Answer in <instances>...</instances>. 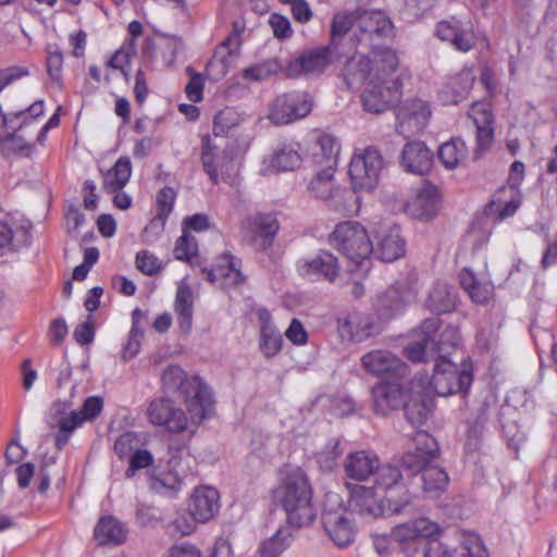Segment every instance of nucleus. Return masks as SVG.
I'll list each match as a JSON object with an SVG mask.
<instances>
[{"instance_id":"nucleus-1","label":"nucleus","mask_w":557,"mask_h":557,"mask_svg":"<svg viewBox=\"0 0 557 557\" xmlns=\"http://www.w3.org/2000/svg\"><path fill=\"white\" fill-rule=\"evenodd\" d=\"M399 60L389 48H374L367 55L350 58L344 67V77L349 87L363 85L361 96L366 111L379 114L398 98L400 82L395 72Z\"/></svg>"},{"instance_id":"nucleus-2","label":"nucleus","mask_w":557,"mask_h":557,"mask_svg":"<svg viewBox=\"0 0 557 557\" xmlns=\"http://www.w3.org/2000/svg\"><path fill=\"white\" fill-rule=\"evenodd\" d=\"M441 527L425 517L395 525L391 531L393 541L401 546L407 557H413L418 552V544L423 539H429L424 550V557H488L479 535L463 534L460 545L456 548L433 539L441 534Z\"/></svg>"},{"instance_id":"nucleus-3","label":"nucleus","mask_w":557,"mask_h":557,"mask_svg":"<svg viewBox=\"0 0 557 557\" xmlns=\"http://www.w3.org/2000/svg\"><path fill=\"white\" fill-rule=\"evenodd\" d=\"M272 498L284 509L287 522L294 527H307L315 519V510L311 502L312 487L307 473L300 468L281 471Z\"/></svg>"},{"instance_id":"nucleus-4","label":"nucleus","mask_w":557,"mask_h":557,"mask_svg":"<svg viewBox=\"0 0 557 557\" xmlns=\"http://www.w3.org/2000/svg\"><path fill=\"white\" fill-rule=\"evenodd\" d=\"M168 392H178L194 421H203L214 412V399L210 387L199 377H188L180 366H169L161 377Z\"/></svg>"},{"instance_id":"nucleus-5","label":"nucleus","mask_w":557,"mask_h":557,"mask_svg":"<svg viewBox=\"0 0 557 557\" xmlns=\"http://www.w3.org/2000/svg\"><path fill=\"white\" fill-rule=\"evenodd\" d=\"M321 521L330 540L338 547L350 545L357 529L352 512L344 505L343 498L335 492H327L322 503Z\"/></svg>"},{"instance_id":"nucleus-6","label":"nucleus","mask_w":557,"mask_h":557,"mask_svg":"<svg viewBox=\"0 0 557 557\" xmlns=\"http://www.w3.org/2000/svg\"><path fill=\"white\" fill-rule=\"evenodd\" d=\"M330 243L357 265L368 261L372 252V240L364 226L357 221L338 223L330 235Z\"/></svg>"},{"instance_id":"nucleus-7","label":"nucleus","mask_w":557,"mask_h":557,"mask_svg":"<svg viewBox=\"0 0 557 557\" xmlns=\"http://www.w3.org/2000/svg\"><path fill=\"white\" fill-rule=\"evenodd\" d=\"M372 485L388 504V510L399 513L411 503V496L403 483V474L398 467L381 465L373 473Z\"/></svg>"},{"instance_id":"nucleus-8","label":"nucleus","mask_w":557,"mask_h":557,"mask_svg":"<svg viewBox=\"0 0 557 557\" xmlns=\"http://www.w3.org/2000/svg\"><path fill=\"white\" fill-rule=\"evenodd\" d=\"M146 414L151 424L163 428L169 433L193 431L202 422L194 421L189 412L186 414L173 400L163 397L151 400Z\"/></svg>"},{"instance_id":"nucleus-9","label":"nucleus","mask_w":557,"mask_h":557,"mask_svg":"<svg viewBox=\"0 0 557 557\" xmlns=\"http://www.w3.org/2000/svg\"><path fill=\"white\" fill-rule=\"evenodd\" d=\"M472 383V373L466 367L459 369L444 354L435 359L431 384L440 396L466 394Z\"/></svg>"},{"instance_id":"nucleus-10","label":"nucleus","mask_w":557,"mask_h":557,"mask_svg":"<svg viewBox=\"0 0 557 557\" xmlns=\"http://www.w3.org/2000/svg\"><path fill=\"white\" fill-rule=\"evenodd\" d=\"M383 169V158L373 147L355 151L349 163V176L354 189L372 190Z\"/></svg>"},{"instance_id":"nucleus-11","label":"nucleus","mask_w":557,"mask_h":557,"mask_svg":"<svg viewBox=\"0 0 557 557\" xmlns=\"http://www.w3.org/2000/svg\"><path fill=\"white\" fill-rule=\"evenodd\" d=\"M312 107V97L306 91L282 94L269 104L268 119L275 125H286L306 117Z\"/></svg>"},{"instance_id":"nucleus-12","label":"nucleus","mask_w":557,"mask_h":557,"mask_svg":"<svg viewBox=\"0 0 557 557\" xmlns=\"http://www.w3.org/2000/svg\"><path fill=\"white\" fill-rule=\"evenodd\" d=\"M440 327L438 318L425 319L416 331L417 339L409 343L404 352L406 357L412 362H424L430 359H436L443 355L444 339L441 343L434 341V334Z\"/></svg>"},{"instance_id":"nucleus-13","label":"nucleus","mask_w":557,"mask_h":557,"mask_svg":"<svg viewBox=\"0 0 557 557\" xmlns=\"http://www.w3.org/2000/svg\"><path fill=\"white\" fill-rule=\"evenodd\" d=\"M362 369L382 380H401L407 375V364L387 349H373L360 358Z\"/></svg>"},{"instance_id":"nucleus-14","label":"nucleus","mask_w":557,"mask_h":557,"mask_svg":"<svg viewBox=\"0 0 557 557\" xmlns=\"http://www.w3.org/2000/svg\"><path fill=\"white\" fill-rule=\"evenodd\" d=\"M332 61L333 54L330 47L309 48L286 64L285 74L289 78L319 76L325 72Z\"/></svg>"},{"instance_id":"nucleus-15","label":"nucleus","mask_w":557,"mask_h":557,"mask_svg":"<svg viewBox=\"0 0 557 557\" xmlns=\"http://www.w3.org/2000/svg\"><path fill=\"white\" fill-rule=\"evenodd\" d=\"M431 116L429 104L420 99L401 103L396 111V131L404 137H411L424 129Z\"/></svg>"},{"instance_id":"nucleus-16","label":"nucleus","mask_w":557,"mask_h":557,"mask_svg":"<svg viewBox=\"0 0 557 557\" xmlns=\"http://www.w3.org/2000/svg\"><path fill=\"white\" fill-rule=\"evenodd\" d=\"M338 331L350 342L362 343L379 335L382 327L374 315L355 311L338 320Z\"/></svg>"},{"instance_id":"nucleus-17","label":"nucleus","mask_w":557,"mask_h":557,"mask_svg":"<svg viewBox=\"0 0 557 557\" xmlns=\"http://www.w3.org/2000/svg\"><path fill=\"white\" fill-rule=\"evenodd\" d=\"M406 244L395 225L381 224L372 239V255L383 262H393L405 255Z\"/></svg>"},{"instance_id":"nucleus-18","label":"nucleus","mask_w":557,"mask_h":557,"mask_svg":"<svg viewBox=\"0 0 557 557\" xmlns=\"http://www.w3.org/2000/svg\"><path fill=\"white\" fill-rule=\"evenodd\" d=\"M200 160L203 171L213 184H218L220 177L230 176L233 170L232 158L222 152L209 135L201 138Z\"/></svg>"},{"instance_id":"nucleus-19","label":"nucleus","mask_w":557,"mask_h":557,"mask_svg":"<svg viewBox=\"0 0 557 557\" xmlns=\"http://www.w3.org/2000/svg\"><path fill=\"white\" fill-rule=\"evenodd\" d=\"M297 271L300 276L310 281L321 278L334 282L339 274L337 258L325 250H321L311 259H304L297 262Z\"/></svg>"},{"instance_id":"nucleus-20","label":"nucleus","mask_w":557,"mask_h":557,"mask_svg":"<svg viewBox=\"0 0 557 557\" xmlns=\"http://www.w3.org/2000/svg\"><path fill=\"white\" fill-rule=\"evenodd\" d=\"M438 456V446L434 437L425 431H417L412 446L403 456V466L407 469H421Z\"/></svg>"},{"instance_id":"nucleus-21","label":"nucleus","mask_w":557,"mask_h":557,"mask_svg":"<svg viewBox=\"0 0 557 557\" xmlns=\"http://www.w3.org/2000/svg\"><path fill=\"white\" fill-rule=\"evenodd\" d=\"M436 36L442 40L449 41L462 52L470 51L475 44L471 23L456 17L441 21L436 26Z\"/></svg>"},{"instance_id":"nucleus-22","label":"nucleus","mask_w":557,"mask_h":557,"mask_svg":"<svg viewBox=\"0 0 557 557\" xmlns=\"http://www.w3.org/2000/svg\"><path fill=\"white\" fill-rule=\"evenodd\" d=\"M392 22L382 11L360 9L356 30L358 42L369 41L372 45L375 37H387L392 33Z\"/></svg>"},{"instance_id":"nucleus-23","label":"nucleus","mask_w":557,"mask_h":557,"mask_svg":"<svg viewBox=\"0 0 557 557\" xmlns=\"http://www.w3.org/2000/svg\"><path fill=\"white\" fill-rule=\"evenodd\" d=\"M349 506L362 516L379 517L384 512V497L371 485L347 484Z\"/></svg>"},{"instance_id":"nucleus-24","label":"nucleus","mask_w":557,"mask_h":557,"mask_svg":"<svg viewBox=\"0 0 557 557\" xmlns=\"http://www.w3.org/2000/svg\"><path fill=\"white\" fill-rule=\"evenodd\" d=\"M408 395L405 394L400 380H387L372 388L373 406L376 413L386 416L400 408Z\"/></svg>"},{"instance_id":"nucleus-25","label":"nucleus","mask_w":557,"mask_h":557,"mask_svg":"<svg viewBox=\"0 0 557 557\" xmlns=\"http://www.w3.org/2000/svg\"><path fill=\"white\" fill-rule=\"evenodd\" d=\"M239 261L231 256L223 255L212 269H203L202 273L207 280L219 288L234 287L244 282V275L240 272Z\"/></svg>"},{"instance_id":"nucleus-26","label":"nucleus","mask_w":557,"mask_h":557,"mask_svg":"<svg viewBox=\"0 0 557 557\" xmlns=\"http://www.w3.org/2000/svg\"><path fill=\"white\" fill-rule=\"evenodd\" d=\"M339 151L338 139L331 134L321 133L309 147V158L319 169L336 170Z\"/></svg>"},{"instance_id":"nucleus-27","label":"nucleus","mask_w":557,"mask_h":557,"mask_svg":"<svg viewBox=\"0 0 557 557\" xmlns=\"http://www.w3.org/2000/svg\"><path fill=\"white\" fill-rule=\"evenodd\" d=\"M219 492L210 486H200L195 488L188 505V511L197 522H208L220 508Z\"/></svg>"},{"instance_id":"nucleus-28","label":"nucleus","mask_w":557,"mask_h":557,"mask_svg":"<svg viewBox=\"0 0 557 557\" xmlns=\"http://www.w3.org/2000/svg\"><path fill=\"white\" fill-rule=\"evenodd\" d=\"M240 32L242 27L235 22L233 32L223 40L220 48L208 62L206 67L208 76L216 75V77H222L226 74L228 57L236 54L242 46Z\"/></svg>"},{"instance_id":"nucleus-29","label":"nucleus","mask_w":557,"mask_h":557,"mask_svg":"<svg viewBox=\"0 0 557 557\" xmlns=\"http://www.w3.org/2000/svg\"><path fill=\"white\" fill-rule=\"evenodd\" d=\"M400 163L406 172L424 175L432 168L433 154L424 143L411 141L405 145Z\"/></svg>"},{"instance_id":"nucleus-30","label":"nucleus","mask_w":557,"mask_h":557,"mask_svg":"<svg viewBox=\"0 0 557 557\" xmlns=\"http://www.w3.org/2000/svg\"><path fill=\"white\" fill-rule=\"evenodd\" d=\"M438 203L437 187L430 182H423L416 196L407 203V210L416 218L430 219L436 213Z\"/></svg>"},{"instance_id":"nucleus-31","label":"nucleus","mask_w":557,"mask_h":557,"mask_svg":"<svg viewBox=\"0 0 557 557\" xmlns=\"http://www.w3.org/2000/svg\"><path fill=\"white\" fill-rule=\"evenodd\" d=\"M459 281L461 287L474 304L485 306L494 298L495 288L493 283L485 277H479L470 268L462 269Z\"/></svg>"},{"instance_id":"nucleus-32","label":"nucleus","mask_w":557,"mask_h":557,"mask_svg":"<svg viewBox=\"0 0 557 557\" xmlns=\"http://www.w3.org/2000/svg\"><path fill=\"white\" fill-rule=\"evenodd\" d=\"M476 127V143L480 149L487 148L493 141V113L486 101L473 102L468 113Z\"/></svg>"},{"instance_id":"nucleus-33","label":"nucleus","mask_w":557,"mask_h":557,"mask_svg":"<svg viewBox=\"0 0 557 557\" xmlns=\"http://www.w3.org/2000/svg\"><path fill=\"white\" fill-rule=\"evenodd\" d=\"M380 459L373 451L358 450L347 455L344 461V470L349 479L366 481L373 475L379 467Z\"/></svg>"},{"instance_id":"nucleus-34","label":"nucleus","mask_w":557,"mask_h":557,"mask_svg":"<svg viewBox=\"0 0 557 557\" xmlns=\"http://www.w3.org/2000/svg\"><path fill=\"white\" fill-rule=\"evenodd\" d=\"M521 205V197L516 188H500L493 196L488 205V210L495 215L497 221H503L512 216Z\"/></svg>"},{"instance_id":"nucleus-35","label":"nucleus","mask_w":557,"mask_h":557,"mask_svg":"<svg viewBox=\"0 0 557 557\" xmlns=\"http://www.w3.org/2000/svg\"><path fill=\"white\" fill-rule=\"evenodd\" d=\"M126 529L112 516L99 519L94 529V539L98 545H120L126 541Z\"/></svg>"},{"instance_id":"nucleus-36","label":"nucleus","mask_w":557,"mask_h":557,"mask_svg":"<svg viewBox=\"0 0 557 557\" xmlns=\"http://www.w3.org/2000/svg\"><path fill=\"white\" fill-rule=\"evenodd\" d=\"M249 226L253 233V242L265 249L272 243L278 231V223L270 213H257L249 219Z\"/></svg>"},{"instance_id":"nucleus-37","label":"nucleus","mask_w":557,"mask_h":557,"mask_svg":"<svg viewBox=\"0 0 557 557\" xmlns=\"http://www.w3.org/2000/svg\"><path fill=\"white\" fill-rule=\"evenodd\" d=\"M103 409V399L100 396H89L84 401L79 411H71L62 417V429L75 430L85 421L95 420Z\"/></svg>"},{"instance_id":"nucleus-38","label":"nucleus","mask_w":557,"mask_h":557,"mask_svg":"<svg viewBox=\"0 0 557 557\" xmlns=\"http://www.w3.org/2000/svg\"><path fill=\"white\" fill-rule=\"evenodd\" d=\"M302 163L300 147L298 144L284 145L273 152L269 160L267 171L287 172L295 171Z\"/></svg>"},{"instance_id":"nucleus-39","label":"nucleus","mask_w":557,"mask_h":557,"mask_svg":"<svg viewBox=\"0 0 557 557\" xmlns=\"http://www.w3.org/2000/svg\"><path fill=\"white\" fill-rule=\"evenodd\" d=\"M403 408L410 424L422 425L431 413L432 400L421 392H413L408 394Z\"/></svg>"},{"instance_id":"nucleus-40","label":"nucleus","mask_w":557,"mask_h":557,"mask_svg":"<svg viewBox=\"0 0 557 557\" xmlns=\"http://www.w3.org/2000/svg\"><path fill=\"white\" fill-rule=\"evenodd\" d=\"M335 171L329 169H319L308 181L307 193L310 197L329 200L334 196L336 188Z\"/></svg>"},{"instance_id":"nucleus-41","label":"nucleus","mask_w":557,"mask_h":557,"mask_svg":"<svg viewBox=\"0 0 557 557\" xmlns=\"http://www.w3.org/2000/svg\"><path fill=\"white\" fill-rule=\"evenodd\" d=\"M425 304L435 314L447 313L456 307V295L448 284L437 282L430 290Z\"/></svg>"},{"instance_id":"nucleus-42","label":"nucleus","mask_w":557,"mask_h":557,"mask_svg":"<svg viewBox=\"0 0 557 557\" xmlns=\"http://www.w3.org/2000/svg\"><path fill=\"white\" fill-rule=\"evenodd\" d=\"M193 292L188 285L177 288L174 311L177 315V323L182 332L188 334L193 326Z\"/></svg>"},{"instance_id":"nucleus-43","label":"nucleus","mask_w":557,"mask_h":557,"mask_svg":"<svg viewBox=\"0 0 557 557\" xmlns=\"http://www.w3.org/2000/svg\"><path fill=\"white\" fill-rule=\"evenodd\" d=\"M131 174V160L126 157L120 158L103 175V189L110 194L120 191L129 181Z\"/></svg>"},{"instance_id":"nucleus-44","label":"nucleus","mask_w":557,"mask_h":557,"mask_svg":"<svg viewBox=\"0 0 557 557\" xmlns=\"http://www.w3.org/2000/svg\"><path fill=\"white\" fill-rule=\"evenodd\" d=\"M412 472H420L423 483V490L429 493L442 492L449 482L447 472L438 467L430 463L424 465L421 469H410Z\"/></svg>"},{"instance_id":"nucleus-45","label":"nucleus","mask_w":557,"mask_h":557,"mask_svg":"<svg viewBox=\"0 0 557 557\" xmlns=\"http://www.w3.org/2000/svg\"><path fill=\"white\" fill-rule=\"evenodd\" d=\"M467 156V146L460 138H453L438 148V159L448 170L456 169Z\"/></svg>"},{"instance_id":"nucleus-46","label":"nucleus","mask_w":557,"mask_h":557,"mask_svg":"<svg viewBox=\"0 0 557 557\" xmlns=\"http://www.w3.org/2000/svg\"><path fill=\"white\" fill-rule=\"evenodd\" d=\"M473 83V73L470 70H462L448 79L445 86V94L450 96L451 102L458 103L468 97Z\"/></svg>"},{"instance_id":"nucleus-47","label":"nucleus","mask_w":557,"mask_h":557,"mask_svg":"<svg viewBox=\"0 0 557 557\" xmlns=\"http://www.w3.org/2000/svg\"><path fill=\"white\" fill-rule=\"evenodd\" d=\"M292 543L288 528H280L274 535L264 540L259 546L260 557H280Z\"/></svg>"},{"instance_id":"nucleus-48","label":"nucleus","mask_w":557,"mask_h":557,"mask_svg":"<svg viewBox=\"0 0 557 557\" xmlns=\"http://www.w3.org/2000/svg\"><path fill=\"white\" fill-rule=\"evenodd\" d=\"M283 345V339L280 331L271 323L267 322L262 324L260 330V350L265 358H272L276 356Z\"/></svg>"},{"instance_id":"nucleus-49","label":"nucleus","mask_w":557,"mask_h":557,"mask_svg":"<svg viewBox=\"0 0 557 557\" xmlns=\"http://www.w3.org/2000/svg\"><path fill=\"white\" fill-rule=\"evenodd\" d=\"M413 296L411 290L400 292V286L395 285L388 288L377 298V308L386 310L388 314L400 309L401 305Z\"/></svg>"},{"instance_id":"nucleus-50","label":"nucleus","mask_w":557,"mask_h":557,"mask_svg":"<svg viewBox=\"0 0 557 557\" xmlns=\"http://www.w3.org/2000/svg\"><path fill=\"white\" fill-rule=\"evenodd\" d=\"M344 450L339 438H331L325 446L317 453V462L323 471H333L338 463V458Z\"/></svg>"},{"instance_id":"nucleus-51","label":"nucleus","mask_w":557,"mask_h":557,"mask_svg":"<svg viewBox=\"0 0 557 557\" xmlns=\"http://www.w3.org/2000/svg\"><path fill=\"white\" fill-rule=\"evenodd\" d=\"M359 12L360 9L351 12H338L334 14L331 27L332 38L334 39L335 37H342L351 29L356 35L359 21Z\"/></svg>"},{"instance_id":"nucleus-52","label":"nucleus","mask_w":557,"mask_h":557,"mask_svg":"<svg viewBox=\"0 0 557 557\" xmlns=\"http://www.w3.org/2000/svg\"><path fill=\"white\" fill-rule=\"evenodd\" d=\"M486 412V406L482 405L481 408L479 409L476 417L473 420H468L469 430L466 442V448L469 451H475L480 447L484 425L487 420Z\"/></svg>"},{"instance_id":"nucleus-53","label":"nucleus","mask_w":557,"mask_h":557,"mask_svg":"<svg viewBox=\"0 0 557 557\" xmlns=\"http://www.w3.org/2000/svg\"><path fill=\"white\" fill-rule=\"evenodd\" d=\"M283 66L277 59H269L257 63L243 71V77L253 82L268 79L272 75L282 71Z\"/></svg>"},{"instance_id":"nucleus-54","label":"nucleus","mask_w":557,"mask_h":557,"mask_svg":"<svg viewBox=\"0 0 557 557\" xmlns=\"http://www.w3.org/2000/svg\"><path fill=\"white\" fill-rule=\"evenodd\" d=\"M198 245L196 238L190 235L187 230H183L182 235L177 238L174 247V257L177 260L191 263L197 256Z\"/></svg>"},{"instance_id":"nucleus-55","label":"nucleus","mask_w":557,"mask_h":557,"mask_svg":"<svg viewBox=\"0 0 557 557\" xmlns=\"http://www.w3.org/2000/svg\"><path fill=\"white\" fill-rule=\"evenodd\" d=\"M63 53L57 46L47 49V72L50 78L60 84L62 79Z\"/></svg>"},{"instance_id":"nucleus-56","label":"nucleus","mask_w":557,"mask_h":557,"mask_svg":"<svg viewBox=\"0 0 557 557\" xmlns=\"http://www.w3.org/2000/svg\"><path fill=\"white\" fill-rule=\"evenodd\" d=\"M189 81L185 86L186 97L194 103L199 102L203 98L205 78L200 73L194 71L191 66L186 69Z\"/></svg>"},{"instance_id":"nucleus-57","label":"nucleus","mask_w":557,"mask_h":557,"mask_svg":"<svg viewBox=\"0 0 557 557\" xmlns=\"http://www.w3.org/2000/svg\"><path fill=\"white\" fill-rule=\"evenodd\" d=\"M176 199V193L172 187H163L157 194V215L160 220L165 221L173 209Z\"/></svg>"},{"instance_id":"nucleus-58","label":"nucleus","mask_w":557,"mask_h":557,"mask_svg":"<svg viewBox=\"0 0 557 557\" xmlns=\"http://www.w3.org/2000/svg\"><path fill=\"white\" fill-rule=\"evenodd\" d=\"M153 457L152 455L145 449H137L129 458L128 468L125 471L126 478L134 476L135 472L140 469H145L152 465Z\"/></svg>"},{"instance_id":"nucleus-59","label":"nucleus","mask_w":557,"mask_h":557,"mask_svg":"<svg viewBox=\"0 0 557 557\" xmlns=\"http://www.w3.org/2000/svg\"><path fill=\"white\" fill-rule=\"evenodd\" d=\"M2 149L7 152L18 153L29 157L34 151V146L25 141L22 137L12 135L1 143Z\"/></svg>"},{"instance_id":"nucleus-60","label":"nucleus","mask_w":557,"mask_h":557,"mask_svg":"<svg viewBox=\"0 0 557 557\" xmlns=\"http://www.w3.org/2000/svg\"><path fill=\"white\" fill-rule=\"evenodd\" d=\"M136 267L144 274L153 275L160 270L161 263L154 255L148 251H139L136 255Z\"/></svg>"},{"instance_id":"nucleus-61","label":"nucleus","mask_w":557,"mask_h":557,"mask_svg":"<svg viewBox=\"0 0 557 557\" xmlns=\"http://www.w3.org/2000/svg\"><path fill=\"white\" fill-rule=\"evenodd\" d=\"M137 434L125 432L120 435L114 443V451L120 458L127 456L137 445Z\"/></svg>"},{"instance_id":"nucleus-62","label":"nucleus","mask_w":557,"mask_h":557,"mask_svg":"<svg viewBox=\"0 0 557 557\" xmlns=\"http://www.w3.org/2000/svg\"><path fill=\"white\" fill-rule=\"evenodd\" d=\"M286 338L294 345H305L308 342V333L298 319H293L285 331Z\"/></svg>"},{"instance_id":"nucleus-63","label":"nucleus","mask_w":557,"mask_h":557,"mask_svg":"<svg viewBox=\"0 0 557 557\" xmlns=\"http://www.w3.org/2000/svg\"><path fill=\"white\" fill-rule=\"evenodd\" d=\"M45 112V104L42 100L33 102L26 110L20 111L15 114L16 119H21L20 127L27 125L30 121L41 116Z\"/></svg>"},{"instance_id":"nucleus-64","label":"nucleus","mask_w":557,"mask_h":557,"mask_svg":"<svg viewBox=\"0 0 557 557\" xmlns=\"http://www.w3.org/2000/svg\"><path fill=\"white\" fill-rule=\"evenodd\" d=\"M273 34L277 38H288L292 35L290 23L287 17L280 14H272L269 21Z\"/></svg>"}]
</instances>
